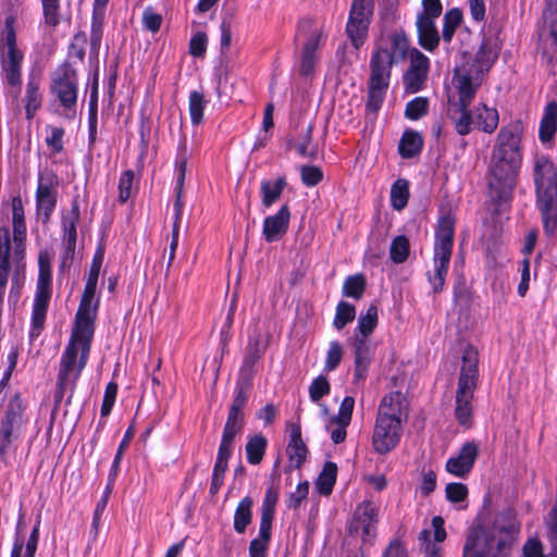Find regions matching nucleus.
I'll list each match as a JSON object with an SVG mask.
<instances>
[{"mask_svg": "<svg viewBox=\"0 0 557 557\" xmlns=\"http://www.w3.org/2000/svg\"><path fill=\"white\" fill-rule=\"evenodd\" d=\"M523 125L513 121L500 128L493 147L488 182L491 196L499 203L510 199L521 166Z\"/></svg>", "mask_w": 557, "mask_h": 557, "instance_id": "obj_1", "label": "nucleus"}, {"mask_svg": "<svg viewBox=\"0 0 557 557\" xmlns=\"http://www.w3.org/2000/svg\"><path fill=\"white\" fill-rule=\"evenodd\" d=\"M94 333L95 322L75 318L69 343L60 359L54 392L55 404L62 401L66 389H74L87 364Z\"/></svg>", "mask_w": 557, "mask_h": 557, "instance_id": "obj_2", "label": "nucleus"}, {"mask_svg": "<svg viewBox=\"0 0 557 557\" xmlns=\"http://www.w3.org/2000/svg\"><path fill=\"white\" fill-rule=\"evenodd\" d=\"M534 184L544 231L552 235L557 228V170L546 156L534 160Z\"/></svg>", "mask_w": 557, "mask_h": 557, "instance_id": "obj_3", "label": "nucleus"}, {"mask_svg": "<svg viewBox=\"0 0 557 557\" xmlns=\"http://www.w3.org/2000/svg\"><path fill=\"white\" fill-rule=\"evenodd\" d=\"M462 364L456 392L455 416L459 424L469 426L472 417V399L479 377V352L468 345L462 352Z\"/></svg>", "mask_w": 557, "mask_h": 557, "instance_id": "obj_4", "label": "nucleus"}, {"mask_svg": "<svg viewBox=\"0 0 557 557\" xmlns=\"http://www.w3.org/2000/svg\"><path fill=\"white\" fill-rule=\"evenodd\" d=\"M455 233V218L447 213L440 218L434 245V271L428 273V281L435 294L443 290L451 258Z\"/></svg>", "mask_w": 557, "mask_h": 557, "instance_id": "obj_5", "label": "nucleus"}, {"mask_svg": "<svg viewBox=\"0 0 557 557\" xmlns=\"http://www.w3.org/2000/svg\"><path fill=\"white\" fill-rule=\"evenodd\" d=\"M396 62L388 54V48L376 44L370 59V77L368 81L367 108L376 112L385 98L389 86L393 65Z\"/></svg>", "mask_w": 557, "mask_h": 557, "instance_id": "obj_6", "label": "nucleus"}, {"mask_svg": "<svg viewBox=\"0 0 557 557\" xmlns=\"http://www.w3.org/2000/svg\"><path fill=\"white\" fill-rule=\"evenodd\" d=\"M512 527L499 525L496 521L491 530L471 528L466 537L462 557H505L503 550L506 541L498 536L499 533L510 532Z\"/></svg>", "mask_w": 557, "mask_h": 557, "instance_id": "obj_7", "label": "nucleus"}, {"mask_svg": "<svg viewBox=\"0 0 557 557\" xmlns=\"http://www.w3.org/2000/svg\"><path fill=\"white\" fill-rule=\"evenodd\" d=\"M24 53L17 48L14 18L8 16L0 33V62L2 74L12 87L20 88L22 84V64Z\"/></svg>", "mask_w": 557, "mask_h": 557, "instance_id": "obj_8", "label": "nucleus"}, {"mask_svg": "<svg viewBox=\"0 0 557 557\" xmlns=\"http://www.w3.org/2000/svg\"><path fill=\"white\" fill-rule=\"evenodd\" d=\"M38 262L39 275L33 306L32 330L29 333L32 339L38 337L44 327L50 300L51 269L48 255L40 253Z\"/></svg>", "mask_w": 557, "mask_h": 557, "instance_id": "obj_9", "label": "nucleus"}, {"mask_svg": "<svg viewBox=\"0 0 557 557\" xmlns=\"http://www.w3.org/2000/svg\"><path fill=\"white\" fill-rule=\"evenodd\" d=\"M443 5L441 0H422V11L417 15V32L419 45L433 51L438 47L441 36L435 26V20L441 16Z\"/></svg>", "mask_w": 557, "mask_h": 557, "instance_id": "obj_10", "label": "nucleus"}, {"mask_svg": "<svg viewBox=\"0 0 557 557\" xmlns=\"http://www.w3.org/2000/svg\"><path fill=\"white\" fill-rule=\"evenodd\" d=\"M51 91L64 109H74L77 102V74L70 64H63L55 73Z\"/></svg>", "mask_w": 557, "mask_h": 557, "instance_id": "obj_11", "label": "nucleus"}, {"mask_svg": "<svg viewBox=\"0 0 557 557\" xmlns=\"http://www.w3.org/2000/svg\"><path fill=\"white\" fill-rule=\"evenodd\" d=\"M403 423L399 421L377 418L372 436V445L376 453L384 455L396 447L400 441Z\"/></svg>", "mask_w": 557, "mask_h": 557, "instance_id": "obj_12", "label": "nucleus"}, {"mask_svg": "<svg viewBox=\"0 0 557 557\" xmlns=\"http://www.w3.org/2000/svg\"><path fill=\"white\" fill-rule=\"evenodd\" d=\"M100 269H101V267L91 263L90 270H89V275H88L87 282L85 284V288H84V292H83V295L81 298V302H79V306H78V309H77V312L75 315V318H77V319L87 320V321H91V322L96 321L99 301L97 300L94 304V298L96 295Z\"/></svg>", "mask_w": 557, "mask_h": 557, "instance_id": "obj_13", "label": "nucleus"}, {"mask_svg": "<svg viewBox=\"0 0 557 557\" xmlns=\"http://www.w3.org/2000/svg\"><path fill=\"white\" fill-rule=\"evenodd\" d=\"M377 518V509L370 500H364L358 505L354 512V519L349 524V533L361 531L363 540L374 536V524Z\"/></svg>", "mask_w": 557, "mask_h": 557, "instance_id": "obj_14", "label": "nucleus"}, {"mask_svg": "<svg viewBox=\"0 0 557 557\" xmlns=\"http://www.w3.org/2000/svg\"><path fill=\"white\" fill-rule=\"evenodd\" d=\"M479 456V445L475 442L465 443L458 455L446 462V471L458 478H466L472 470Z\"/></svg>", "mask_w": 557, "mask_h": 557, "instance_id": "obj_15", "label": "nucleus"}, {"mask_svg": "<svg viewBox=\"0 0 557 557\" xmlns=\"http://www.w3.org/2000/svg\"><path fill=\"white\" fill-rule=\"evenodd\" d=\"M79 221V207L76 201L73 202L72 209L67 215L63 218V256L62 265L67 267L72 262L75 253L77 232L76 225Z\"/></svg>", "mask_w": 557, "mask_h": 557, "instance_id": "obj_16", "label": "nucleus"}, {"mask_svg": "<svg viewBox=\"0 0 557 557\" xmlns=\"http://www.w3.org/2000/svg\"><path fill=\"white\" fill-rule=\"evenodd\" d=\"M377 418L399 421L403 423L408 417V400L400 392L386 395L379 407Z\"/></svg>", "mask_w": 557, "mask_h": 557, "instance_id": "obj_17", "label": "nucleus"}, {"mask_svg": "<svg viewBox=\"0 0 557 557\" xmlns=\"http://www.w3.org/2000/svg\"><path fill=\"white\" fill-rule=\"evenodd\" d=\"M290 210L287 205H283L275 214L267 216L262 230L265 242L280 240L288 230Z\"/></svg>", "mask_w": 557, "mask_h": 557, "instance_id": "obj_18", "label": "nucleus"}, {"mask_svg": "<svg viewBox=\"0 0 557 557\" xmlns=\"http://www.w3.org/2000/svg\"><path fill=\"white\" fill-rule=\"evenodd\" d=\"M21 412L13 406H9L4 418L0 423V454L4 455L12 442L18 437L21 426Z\"/></svg>", "mask_w": 557, "mask_h": 557, "instance_id": "obj_19", "label": "nucleus"}, {"mask_svg": "<svg viewBox=\"0 0 557 557\" xmlns=\"http://www.w3.org/2000/svg\"><path fill=\"white\" fill-rule=\"evenodd\" d=\"M454 83L458 90V99H451L455 104L461 107H470L472 100L476 94L479 84L473 83L472 77L469 72H467L463 67L457 69L454 75Z\"/></svg>", "mask_w": 557, "mask_h": 557, "instance_id": "obj_20", "label": "nucleus"}, {"mask_svg": "<svg viewBox=\"0 0 557 557\" xmlns=\"http://www.w3.org/2000/svg\"><path fill=\"white\" fill-rule=\"evenodd\" d=\"M469 108L457 106L450 98L448 99L446 114L460 136L468 135L472 129L473 115Z\"/></svg>", "mask_w": 557, "mask_h": 557, "instance_id": "obj_21", "label": "nucleus"}, {"mask_svg": "<svg viewBox=\"0 0 557 557\" xmlns=\"http://www.w3.org/2000/svg\"><path fill=\"white\" fill-rule=\"evenodd\" d=\"M499 123V114L495 108L479 103L473 115V124L484 133L492 134Z\"/></svg>", "mask_w": 557, "mask_h": 557, "instance_id": "obj_22", "label": "nucleus"}, {"mask_svg": "<svg viewBox=\"0 0 557 557\" xmlns=\"http://www.w3.org/2000/svg\"><path fill=\"white\" fill-rule=\"evenodd\" d=\"M41 104L42 94L40 91V79L30 75L25 88L26 119L32 120L35 113L40 109Z\"/></svg>", "mask_w": 557, "mask_h": 557, "instance_id": "obj_23", "label": "nucleus"}, {"mask_svg": "<svg viewBox=\"0 0 557 557\" xmlns=\"http://www.w3.org/2000/svg\"><path fill=\"white\" fill-rule=\"evenodd\" d=\"M540 45L543 58L548 63L557 59V26L555 24H545L540 30Z\"/></svg>", "mask_w": 557, "mask_h": 557, "instance_id": "obj_24", "label": "nucleus"}, {"mask_svg": "<svg viewBox=\"0 0 557 557\" xmlns=\"http://www.w3.org/2000/svg\"><path fill=\"white\" fill-rule=\"evenodd\" d=\"M557 129V102L546 104L544 115L540 123L539 137L543 144L549 143Z\"/></svg>", "mask_w": 557, "mask_h": 557, "instance_id": "obj_25", "label": "nucleus"}, {"mask_svg": "<svg viewBox=\"0 0 557 557\" xmlns=\"http://www.w3.org/2000/svg\"><path fill=\"white\" fill-rule=\"evenodd\" d=\"M253 499L250 496L244 497L236 506L233 527L236 533L243 534L252 521Z\"/></svg>", "mask_w": 557, "mask_h": 557, "instance_id": "obj_26", "label": "nucleus"}, {"mask_svg": "<svg viewBox=\"0 0 557 557\" xmlns=\"http://www.w3.org/2000/svg\"><path fill=\"white\" fill-rule=\"evenodd\" d=\"M267 348V345L262 342V335L259 331H256L255 335L249 338L246 356L243 362L242 371L250 372L253 366L262 357Z\"/></svg>", "mask_w": 557, "mask_h": 557, "instance_id": "obj_27", "label": "nucleus"}, {"mask_svg": "<svg viewBox=\"0 0 557 557\" xmlns=\"http://www.w3.org/2000/svg\"><path fill=\"white\" fill-rule=\"evenodd\" d=\"M370 23L362 18L348 17L345 30L356 51L364 44Z\"/></svg>", "mask_w": 557, "mask_h": 557, "instance_id": "obj_28", "label": "nucleus"}, {"mask_svg": "<svg viewBox=\"0 0 557 557\" xmlns=\"http://www.w3.org/2000/svg\"><path fill=\"white\" fill-rule=\"evenodd\" d=\"M321 34H315L311 36L306 44L304 45L301 63H300V74L301 75H310L317 61V50L319 48Z\"/></svg>", "mask_w": 557, "mask_h": 557, "instance_id": "obj_29", "label": "nucleus"}, {"mask_svg": "<svg viewBox=\"0 0 557 557\" xmlns=\"http://www.w3.org/2000/svg\"><path fill=\"white\" fill-rule=\"evenodd\" d=\"M423 147V139L416 131H406L399 141L398 150L403 158L410 159L418 156Z\"/></svg>", "mask_w": 557, "mask_h": 557, "instance_id": "obj_30", "label": "nucleus"}, {"mask_svg": "<svg viewBox=\"0 0 557 557\" xmlns=\"http://www.w3.org/2000/svg\"><path fill=\"white\" fill-rule=\"evenodd\" d=\"M12 224L14 243L22 244L26 238V223L21 197L12 199Z\"/></svg>", "mask_w": 557, "mask_h": 557, "instance_id": "obj_31", "label": "nucleus"}, {"mask_svg": "<svg viewBox=\"0 0 557 557\" xmlns=\"http://www.w3.org/2000/svg\"><path fill=\"white\" fill-rule=\"evenodd\" d=\"M286 186V180L284 176H280L275 183H271L270 181L261 182V196H262V205L267 208L271 207L275 201H277L282 195Z\"/></svg>", "mask_w": 557, "mask_h": 557, "instance_id": "obj_32", "label": "nucleus"}, {"mask_svg": "<svg viewBox=\"0 0 557 557\" xmlns=\"http://www.w3.org/2000/svg\"><path fill=\"white\" fill-rule=\"evenodd\" d=\"M337 466L332 461L325 462L315 482V487L322 495H330L336 482Z\"/></svg>", "mask_w": 557, "mask_h": 557, "instance_id": "obj_33", "label": "nucleus"}, {"mask_svg": "<svg viewBox=\"0 0 557 557\" xmlns=\"http://www.w3.org/2000/svg\"><path fill=\"white\" fill-rule=\"evenodd\" d=\"M268 441L262 434L251 436L246 446L247 460L251 465H259L265 454Z\"/></svg>", "mask_w": 557, "mask_h": 557, "instance_id": "obj_34", "label": "nucleus"}, {"mask_svg": "<svg viewBox=\"0 0 557 557\" xmlns=\"http://www.w3.org/2000/svg\"><path fill=\"white\" fill-rule=\"evenodd\" d=\"M391 49H388L389 57L398 63L407 58L409 50V41L405 33L394 32L388 37Z\"/></svg>", "mask_w": 557, "mask_h": 557, "instance_id": "obj_35", "label": "nucleus"}, {"mask_svg": "<svg viewBox=\"0 0 557 557\" xmlns=\"http://www.w3.org/2000/svg\"><path fill=\"white\" fill-rule=\"evenodd\" d=\"M278 499L277 492L273 488H269L265 492L262 506H261V517H260V525H262L263 531L265 527L272 528V521L274 519V512L276 503Z\"/></svg>", "mask_w": 557, "mask_h": 557, "instance_id": "obj_36", "label": "nucleus"}, {"mask_svg": "<svg viewBox=\"0 0 557 557\" xmlns=\"http://www.w3.org/2000/svg\"><path fill=\"white\" fill-rule=\"evenodd\" d=\"M409 200V183L405 178H398L391 188V206L393 209L403 210Z\"/></svg>", "mask_w": 557, "mask_h": 557, "instance_id": "obj_37", "label": "nucleus"}, {"mask_svg": "<svg viewBox=\"0 0 557 557\" xmlns=\"http://www.w3.org/2000/svg\"><path fill=\"white\" fill-rule=\"evenodd\" d=\"M58 194L36 193L37 214L44 223L50 220V216L57 206Z\"/></svg>", "mask_w": 557, "mask_h": 557, "instance_id": "obj_38", "label": "nucleus"}, {"mask_svg": "<svg viewBox=\"0 0 557 557\" xmlns=\"http://www.w3.org/2000/svg\"><path fill=\"white\" fill-rule=\"evenodd\" d=\"M443 30L442 36L444 41L450 42L456 29L460 26L462 22V12L458 8H453L448 10L443 20Z\"/></svg>", "mask_w": 557, "mask_h": 557, "instance_id": "obj_39", "label": "nucleus"}, {"mask_svg": "<svg viewBox=\"0 0 557 557\" xmlns=\"http://www.w3.org/2000/svg\"><path fill=\"white\" fill-rule=\"evenodd\" d=\"M249 387L245 385H237L233 403L228 410V418L244 421L243 409L248 400Z\"/></svg>", "mask_w": 557, "mask_h": 557, "instance_id": "obj_40", "label": "nucleus"}, {"mask_svg": "<svg viewBox=\"0 0 557 557\" xmlns=\"http://www.w3.org/2000/svg\"><path fill=\"white\" fill-rule=\"evenodd\" d=\"M297 151L306 158L314 159L318 154V147L312 143V125L308 124L301 129Z\"/></svg>", "mask_w": 557, "mask_h": 557, "instance_id": "obj_41", "label": "nucleus"}, {"mask_svg": "<svg viewBox=\"0 0 557 557\" xmlns=\"http://www.w3.org/2000/svg\"><path fill=\"white\" fill-rule=\"evenodd\" d=\"M366 289V278L362 274L346 277L343 284V295L354 299H360Z\"/></svg>", "mask_w": 557, "mask_h": 557, "instance_id": "obj_42", "label": "nucleus"}, {"mask_svg": "<svg viewBox=\"0 0 557 557\" xmlns=\"http://www.w3.org/2000/svg\"><path fill=\"white\" fill-rule=\"evenodd\" d=\"M271 530L272 528L265 527L263 531L262 525L259 527V536L249 544L250 557H265V550L271 540Z\"/></svg>", "mask_w": 557, "mask_h": 557, "instance_id": "obj_43", "label": "nucleus"}, {"mask_svg": "<svg viewBox=\"0 0 557 557\" xmlns=\"http://www.w3.org/2000/svg\"><path fill=\"white\" fill-rule=\"evenodd\" d=\"M356 318V308L347 301H339L336 307V313L333 325L337 330L344 329L346 324L354 321Z\"/></svg>", "mask_w": 557, "mask_h": 557, "instance_id": "obj_44", "label": "nucleus"}, {"mask_svg": "<svg viewBox=\"0 0 557 557\" xmlns=\"http://www.w3.org/2000/svg\"><path fill=\"white\" fill-rule=\"evenodd\" d=\"M409 240L406 236L395 237L389 247V256L393 262L403 263L409 256Z\"/></svg>", "mask_w": 557, "mask_h": 557, "instance_id": "obj_45", "label": "nucleus"}, {"mask_svg": "<svg viewBox=\"0 0 557 557\" xmlns=\"http://www.w3.org/2000/svg\"><path fill=\"white\" fill-rule=\"evenodd\" d=\"M206 100L202 92L194 90L189 95V114L193 124L198 125L202 122Z\"/></svg>", "mask_w": 557, "mask_h": 557, "instance_id": "obj_46", "label": "nucleus"}, {"mask_svg": "<svg viewBox=\"0 0 557 557\" xmlns=\"http://www.w3.org/2000/svg\"><path fill=\"white\" fill-rule=\"evenodd\" d=\"M429 100L424 97H417L409 101L405 109V116L408 120L417 121L428 114Z\"/></svg>", "mask_w": 557, "mask_h": 557, "instance_id": "obj_47", "label": "nucleus"}, {"mask_svg": "<svg viewBox=\"0 0 557 557\" xmlns=\"http://www.w3.org/2000/svg\"><path fill=\"white\" fill-rule=\"evenodd\" d=\"M377 325V307L371 305L366 314L358 320V331L363 337L369 336Z\"/></svg>", "mask_w": 557, "mask_h": 557, "instance_id": "obj_48", "label": "nucleus"}, {"mask_svg": "<svg viewBox=\"0 0 557 557\" xmlns=\"http://www.w3.org/2000/svg\"><path fill=\"white\" fill-rule=\"evenodd\" d=\"M373 9V0H352L348 17L362 18L371 22Z\"/></svg>", "mask_w": 557, "mask_h": 557, "instance_id": "obj_49", "label": "nucleus"}, {"mask_svg": "<svg viewBox=\"0 0 557 557\" xmlns=\"http://www.w3.org/2000/svg\"><path fill=\"white\" fill-rule=\"evenodd\" d=\"M59 180L51 170H44L38 174V186L36 193L58 194Z\"/></svg>", "mask_w": 557, "mask_h": 557, "instance_id": "obj_50", "label": "nucleus"}, {"mask_svg": "<svg viewBox=\"0 0 557 557\" xmlns=\"http://www.w3.org/2000/svg\"><path fill=\"white\" fill-rule=\"evenodd\" d=\"M331 391L327 379L323 375L315 377L309 386V396L313 403H318L323 396Z\"/></svg>", "mask_w": 557, "mask_h": 557, "instance_id": "obj_51", "label": "nucleus"}, {"mask_svg": "<svg viewBox=\"0 0 557 557\" xmlns=\"http://www.w3.org/2000/svg\"><path fill=\"white\" fill-rule=\"evenodd\" d=\"M45 23L51 27H55L59 22L60 0H41Z\"/></svg>", "mask_w": 557, "mask_h": 557, "instance_id": "obj_52", "label": "nucleus"}, {"mask_svg": "<svg viewBox=\"0 0 557 557\" xmlns=\"http://www.w3.org/2000/svg\"><path fill=\"white\" fill-rule=\"evenodd\" d=\"M426 79V74L414 72L413 70H407L404 75V84L406 91L414 94L422 88Z\"/></svg>", "mask_w": 557, "mask_h": 557, "instance_id": "obj_53", "label": "nucleus"}, {"mask_svg": "<svg viewBox=\"0 0 557 557\" xmlns=\"http://www.w3.org/2000/svg\"><path fill=\"white\" fill-rule=\"evenodd\" d=\"M300 176L301 182L308 186L312 187L318 185L323 178V172L320 168L314 165H302L300 168Z\"/></svg>", "mask_w": 557, "mask_h": 557, "instance_id": "obj_54", "label": "nucleus"}, {"mask_svg": "<svg viewBox=\"0 0 557 557\" xmlns=\"http://www.w3.org/2000/svg\"><path fill=\"white\" fill-rule=\"evenodd\" d=\"M343 357V348L338 342H331L326 354L324 369L327 372L335 370L341 363Z\"/></svg>", "mask_w": 557, "mask_h": 557, "instance_id": "obj_55", "label": "nucleus"}, {"mask_svg": "<svg viewBox=\"0 0 557 557\" xmlns=\"http://www.w3.org/2000/svg\"><path fill=\"white\" fill-rule=\"evenodd\" d=\"M134 182V172L132 170L124 171L119 181V200L126 202L132 195Z\"/></svg>", "mask_w": 557, "mask_h": 557, "instance_id": "obj_56", "label": "nucleus"}, {"mask_svg": "<svg viewBox=\"0 0 557 557\" xmlns=\"http://www.w3.org/2000/svg\"><path fill=\"white\" fill-rule=\"evenodd\" d=\"M208 37L203 32H197L189 41V53L195 58H202L206 54Z\"/></svg>", "mask_w": 557, "mask_h": 557, "instance_id": "obj_57", "label": "nucleus"}, {"mask_svg": "<svg viewBox=\"0 0 557 557\" xmlns=\"http://www.w3.org/2000/svg\"><path fill=\"white\" fill-rule=\"evenodd\" d=\"M307 451L308 450L304 441L292 443L288 444L287 446V454L289 460L294 463L296 468H299L305 462L307 458Z\"/></svg>", "mask_w": 557, "mask_h": 557, "instance_id": "obj_58", "label": "nucleus"}, {"mask_svg": "<svg viewBox=\"0 0 557 557\" xmlns=\"http://www.w3.org/2000/svg\"><path fill=\"white\" fill-rule=\"evenodd\" d=\"M234 20V13H230L223 17L220 29H221V52L224 53L228 50L232 42V23Z\"/></svg>", "mask_w": 557, "mask_h": 557, "instance_id": "obj_59", "label": "nucleus"}, {"mask_svg": "<svg viewBox=\"0 0 557 557\" xmlns=\"http://www.w3.org/2000/svg\"><path fill=\"white\" fill-rule=\"evenodd\" d=\"M446 498L450 503H459L467 498L468 487L463 483H448L445 488Z\"/></svg>", "mask_w": 557, "mask_h": 557, "instance_id": "obj_60", "label": "nucleus"}, {"mask_svg": "<svg viewBox=\"0 0 557 557\" xmlns=\"http://www.w3.org/2000/svg\"><path fill=\"white\" fill-rule=\"evenodd\" d=\"M354 406V397L346 396L339 406L338 414L335 418H333L332 421L343 422L344 425H349L351 421Z\"/></svg>", "mask_w": 557, "mask_h": 557, "instance_id": "obj_61", "label": "nucleus"}, {"mask_svg": "<svg viewBox=\"0 0 557 557\" xmlns=\"http://www.w3.org/2000/svg\"><path fill=\"white\" fill-rule=\"evenodd\" d=\"M244 421L232 419L227 417L226 423L223 429L221 442L233 444L234 437L243 429Z\"/></svg>", "mask_w": 557, "mask_h": 557, "instance_id": "obj_62", "label": "nucleus"}, {"mask_svg": "<svg viewBox=\"0 0 557 557\" xmlns=\"http://www.w3.org/2000/svg\"><path fill=\"white\" fill-rule=\"evenodd\" d=\"M64 129L62 127H50V135L46 138L47 146L55 153L63 150Z\"/></svg>", "mask_w": 557, "mask_h": 557, "instance_id": "obj_63", "label": "nucleus"}, {"mask_svg": "<svg viewBox=\"0 0 557 557\" xmlns=\"http://www.w3.org/2000/svg\"><path fill=\"white\" fill-rule=\"evenodd\" d=\"M409 70L414 72L423 73L428 75L429 71V59L419 50L412 49L410 54V66Z\"/></svg>", "mask_w": 557, "mask_h": 557, "instance_id": "obj_64", "label": "nucleus"}]
</instances>
